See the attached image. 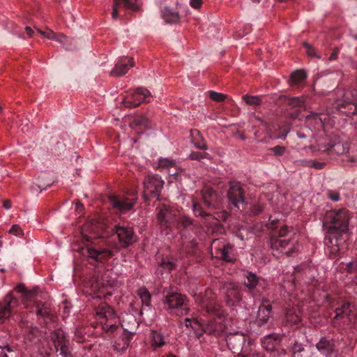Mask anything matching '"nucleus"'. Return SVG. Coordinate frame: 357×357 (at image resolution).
<instances>
[{
  "instance_id": "nucleus-1",
  "label": "nucleus",
  "mask_w": 357,
  "mask_h": 357,
  "mask_svg": "<svg viewBox=\"0 0 357 357\" xmlns=\"http://www.w3.org/2000/svg\"><path fill=\"white\" fill-rule=\"evenodd\" d=\"M350 213L346 208L331 210L326 215V221L331 224L326 233L325 245L326 252L331 255H336L340 251V247L344 240L343 234L349 230Z\"/></svg>"
},
{
  "instance_id": "nucleus-2",
  "label": "nucleus",
  "mask_w": 357,
  "mask_h": 357,
  "mask_svg": "<svg viewBox=\"0 0 357 357\" xmlns=\"http://www.w3.org/2000/svg\"><path fill=\"white\" fill-rule=\"evenodd\" d=\"M96 319L102 331L109 335L116 333L120 330L121 325L123 329V333L132 337L135 334L138 326V323L133 314H126L121 321L114 310L106 303H101L96 308Z\"/></svg>"
},
{
  "instance_id": "nucleus-3",
  "label": "nucleus",
  "mask_w": 357,
  "mask_h": 357,
  "mask_svg": "<svg viewBox=\"0 0 357 357\" xmlns=\"http://www.w3.org/2000/svg\"><path fill=\"white\" fill-rule=\"evenodd\" d=\"M181 313L185 315H190V317L181 320L180 324L186 328H191L197 337L202 336L204 332L218 335L226 330L225 324L223 325L221 323L210 321L208 323L204 324L192 314H190V309L185 306L182 308Z\"/></svg>"
},
{
  "instance_id": "nucleus-4",
  "label": "nucleus",
  "mask_w": 357,
  "mask_h": 357,
  "mask_svg": "<svg viewBox=\"0 0 357 357\" xmlns=\"http://www.w3.org/2000/svg\"><path fill=\"white\" fill-rule=\"evenodd\" d=\"M98 277L99 275H98L89 282V285L90 286L91 291H87V293L89 295L93 294V298H106L107 296H111L113 294V291L111 289L115 285L116 281L108 279L109 271L104 273L100 280Z\"/></svg>"
},
{
  "instance_id": "nucleus-5",
  "label": "nucleus",
  "mask_w": 357,
  "mask_h": 357,
  "mask_svg": "<svg viewBox=\"0 0 357 357\" xmlns=\"http://www.w3.org/2000/svg\"><path fill=\"white\" fill-rule=\"evenodd\" d=\"M151 92L143 87L137 88L133 93L122 100V103L127 107H135L142 102H149L151 99Z\"/></svg>"
},
{
  "instance_id": "nucleus-6",
  "label": "nucleus",
  "mask_w": 357,
  "mask_h": 357,
  "mask_svg": "<svg viewBox=\"0 0 357 357\" xmlns=\"http://www.w3.org/2000/svg\"><path fill=\"white\" fill-rule=\"evenodd\" d=\"M293 233V230L287 226H282L279 230L278 236H273L271 238V246L272 249L283 250L290 245V238Z\"/></svg>"
},
{
  "instance_id": "nucleus-7",
  "label": "nucleus",
  "mask_w": 357,
  "mask_h": 357,
  "mask_svg": "<svg viewBox=\"0 0 357 357\" xmlns=\"http://www.w3.org/2000/svg\"><path fill=\"white\" fill-rule=\"evenodd\" d=\"M199 303L207 313L214 315L220 320L225 317L224 313L219 308L218 305L212 296V291L211 290L208 289L206 291V295L200 298Z\"/></svg>"
},
{
  "instance_id": "nucleus-8",
  "label": "nucleus",
  "mask_w": 357,
  "mask_h": 357,
  "mask_svg": "<svg viewBox=\"0 0 357 357\" xmlns=\"http://www.w3.org/2000/svg\"><path fill=\"white\" fill-rule=\"evenodd\" d=\"M164 184L163 180L158 175H149L144 181V197L148 196L155 197L162 188Z\"/></svg>"
},
{
  "instance_id": "nucleus-9",
  "label": "nucleus",
  "mask_w": 357,
  "mask_h": 357,
  "mask_svg": "<svg viewBox=\"0 0 357 357\" xmlns=\"http://www.w3.org/2000/svg\"><path fill=\"white\" fill-rule=\"evenodd\" d=\"M51 340L56 352L63 357H69L68 340L63 330L59 328L51 333Z\"/></svg>"
},
{
  "instance_id": "nucleus-10",
  "label": "nucleus",
  "mask_w": 357,
  "mask_h": 357,
  "mask_svg": "<svg viewBox=\"0 0 357 357\" xmlns=\"http://www.w3.org/2000/svg\"><path fill=\"white\" fill-rule=\"evenodd\" d=\"M229 203L234 207L239 208L240 205L244 203V192L239 182L231 181L227 192Z\"/></svg>"
},
{
  "instance_id": "nucleus-11",
  "label": "nucleus",
  "mask_w": 357,
  "mask_h": 357,
  "mask_svg": "<svg viewBox=\"0 0 357 357\" xmlns=\"http://www.w3.org/2000/svg\"><path fill=\"white\" fill-rule=\"evenodd\" d=\"M212 249L217 252L216 257L226 261H231L233 257L231 255L232 247L225 240L214 239L211 243Z\"/></svg>"
},
{
  "instance_id": "nucleus-12",
  "label": "nucleus",
  "mask_w": 357,
  "mask_h": 357,
  "mask_svg": "<svg viewBox=\"0 0 357 357\" xmlns=\"http://www.w3.org/2000/svg\"><path fill=\"white\" fill-rule=\"evenodd\" d=\"M157 218L161 226L171 227L176 224L177 214L167 206H162L158 208Z\"/></svg>"
},
{
  "instance_id": "nucleus-13",
  "label": "nucleus",
  "mask_w": 357,
  "mask_h": 357,
  "mask_svg": "<svg viewBox=\"0 0 357 357\" xmlns=\"http://www.w3.org/2000/svg\"><path fill=\"white\" fill-rule=\"evenodd\" d=\"M18 301L9 293L0 303V321L3 322L8 319L13 309L17 305Z\"/></svg>"
},
{
  "instance_id": "nucleus-14",
  "label": "nucleus",
  "mask_w": 357,
  "mask_h": 357,
  "mask_svg": "<svg viewBox=\"0 0 357 357\" xmlns=\"http://www.w3.org/2000/svg\"><path fill=\"white\" fill-rule=\"evenodd\" d=\"M110 204L121 213L130 211L135 204V199L120 198L115 195L109 197Z\"/></svg>"
},
{
  "instance_id": "nucleus-15",
  "label": "nucleus",
  "mask_w": 357,
  "mask_h": 357,
  "mask_svg": "<svg viewBox=\"0 0 357 357\" xmlns=\"http://www.w3.org/2000/svg\"><path fill=\"white\" fill-rule=\"evenodd\" d=\"M88 257L94 259L96 261L103 263L112 257L113 253L108 249H96L93 247H88L86 253Z\"/></svg>"
},
{
  "instance_id": "nucleus-16",
  "label": "nucleus",
  "mask_w": 357,
  "mask_h": 357,
  "mask_svg": "<svg viewBox=\"0 0 357 357\" xmlns=\"http://www.w3.org/2000/svg\"><path fill=\"white\" fill-rule=\"evenodd\" d=\"M132 66H134V61L132 58L122 59L116 63L110 75L114 77L123 76Z\"/></svg>"
},
{
  "instance_id": "nucleus-17",
  "label": "nucleus",
  "mask_w": 357,
  "mask_h": 357,
  "mask_svg": "<svg viewBox=\"0 0 357 357\" xmlns=\"http://www.w3.org/2000/svg\"><path fill=\"white\" fill-rule=\"evenodd\" d=\"M160 15L165 24H177L180 22L181 17L178 11L169 6L161 8Z\"/></svg>"
},
{
  "instance_id": "nucleus-18",
  "label": "nucleus",
  "mask_w": 357,
  "mask_h": 357,
  "mask_svg": "<svg viewBox=\"0 0 357 357\" xmlns=\"http://www.w3.org/2000/svg\"><path fill=\"white\" fill-rule=\"evenodd\" d=\"M116 233L119 241L123 246H128L134 241V234L132 229L129 227H116Z\"/></svg>"
},
{
  "instance_id": "nucleus-19",
  "label": "nucleus",
  "mask_w": 357,
  "mask_h": 357,
  "mask_svg": "<svg viewBox=\"0 0 357 357\" xmlns=\"http://www.w3.org/2000/svg\"><path fill=\"white\" fill-rule=\"evenodd\" d=\"M335 319H343L344 323H351L355 319V315L352 312L350 304L344 303L340 307L335 310Z\"/></svg>"
},
{
  "instance_id": "nucleus-20",
  "label": "nucleus",
  "mask_w": 357,
  "mask_h": 357,
  "mask_svg": "<svg viewBox=\"0 0 357 357\" xmlns=\"http://www.w3.org/2000/svg\"><path fill=\"white\" fill-rule=\"evenodd\" d=\"M185 297L177 292H172L165 296V303L169 309L182 307L184 305Z\"/></svg>"
},
{
  "instance_id": "nucleus-21",
  "label": "nucleus",
  "mask_w": 357,
  "mask_h": 357,
  "mask_svg": "<svg viewBox=\"0 0 357 357\" xmlns=\"http://www.w3.org/2000/svg\"><path fill=\"white\" fill-rule=\"evenodd\" d=\"M301 311L297 307H292L286 310L285 318L291 324L298 326L301 323Z\"/></svg>"
},
{
  "instance_id": "nucleus-22",
  "label": "nucleus",
  "mask_w": 357,
  "mask_h": 357,
  "mask_svg": "<svg viewBox=\"0 0 357 357\" xmlns=\"http://www.w3.org/2000/svg\"><path fill=\"white\" fill-rule=\"evenodd\" d=\"M192 206L194 214L196 216H206V220L208 221L207 223L208 226H215L218 224V219L210 214L205 213L201 206L192 199Z\"/></svg>"
},
{
  "instance_id": "nucleus-23",
  "label": "nucleus",
  "mask_w": 357,
  "mask_h": 357,
  "mask_svg": "<svg viewBox=\"0 0 357 357\" xmlns=\"http://www.w3.org/2000/svg\"><path fill=\"white\" fill-rule=\"evenodd\" d=\"M316 347L321 354L326 357H331L333 351V343L330 340L324 338L321 339L319 342L317 343Z\"/></svg>"
},
{
  "instance_id": "nucleus-24",
  "label": "nucleus",
  "mask_w": 357,
  "mask_h": 357,
  "mask_svg": "<svg viewBox=\"0 0 357 357\" xmlns=\"http://www.w3.org/2000/svg\"><path fill=\"white\" fill-rule=\"evenodd\" d=\"M228 291L226 293V302L228 305H234L241 299V296L238 289L233 284H229Z\"/></svg>"
},
{
  "instance_id": "nucleus-25",
  "label": "nucleus",
  "mask_w": 357,
  "mask_h": 357,
  "mask_svg": "<svg viewBox=\"0 0 357 357\" xmlns=\"http://www.w3.org/2000/svg\"><path fill=\"white\" fill-rule=\"evenodd\" d=\"M150 338L151 347L154 349L160 348L167 342V337H165L160 332L158 331H152L150 335Z\"/></svg>"
},
{
  "instance_id": "nucleus-26",
  "label": "nucleus",
  "mask_w": 357,
  "mask_h": 357,
  "mask_svg": "<svg viewBox=\"0 0 357 357\" xmlns=\"http://www.w3.org/2000/svg\"><path fill=\"white\" fill-rule=\"evenodd\" d=\"M272 307L270 304L262 303L258 310L257 320L263 324L266 323L271 315Z\"/></svg>"
},
{
  "instance_id": "nucleus-27",
  "label": "nucleus",
  "mask_w": 357,
  "mask_h": 357,
  "mask_svg": "<svg viewBox=\"0 0 357 357\" xmlns=\"http://www.w3.org/2000/svg\"><path fill=\"white\" fill-rule=\"evenodd\" d=\"M217 194L211 188H206L203 192V200L206 205L215 207L216 205Z\"/></svg>"
},
{
  "instance_id": "nucleus-28",
  "label": "nucleus",
  "mask_w": 357,
  "mask_h": 357,
  "mask_svg": "<svg viewBox=\"0 0 357 357\" xmlns=\"http://www.w3.org/2000/svg\"><path fill=\"white\" fill-rule=\"evenodd\" d=\"M190 135L192 143L196 148L203 150H206L207 149L206 143L203 139L201 133L198 130H192Z\"/></svg>"
},
{
  "instance_id": "nucleus-29",
  "label": "nucleus",
  "mask_w": 357,
  "mask_h": 357,
  "mask_svg": "<svg viewBox=\"0 0 357 357\" xmlns=\"http://www.w3.org/2000/svg\"><path fill=\"white\" fill-rule=\"evenodd\" d=\"M131 339L132 337H130L129 335L123 333V337L115 342L114 349L119 352H123L128 347Z\"/></svg>"
},
{
  "instance_id": "nucleus-30",
  "label": "nucleus",
  "mask_w": 357,
  "mask_h": 357,
  "mask_svg": "<svg viewBox=\"0 0 357 357\" xmlns=\"http://www.w3.org/2000/svg\"><path fill=\"white\" fill-rule=\"evenodd\" d=\"M37 31L43 36L45 37L48 39L54 40L56 41L59 42L60 43H65V42L66 40V38L64 35H63V34L56 35L55 33H54L50 29L42 31V30L38 29Z\"/></svg>"
},
{
  "instance_id": "nucleus-31",
  "label": "nucleus",
  "mask_w": 357,
  "mask_h": 357,
  "mask_svg": "<svg viewBox=\"0 0 357 357\" xmlns=\"http://www.w3.org/2000/svg\"><path fill=\"white\" fill-rule=\"evenodd\" d=\"M278 344V340L273 335H270L264 337L261 345L264 349L267 351H274Z\"/></svg>"
},
{
  "instance_id": "nucleus-32",
  "label": "nucleus",
  "mask_w": 357,
  "mask_h": 357,
  "mask_svg": "<svg viewBox=\"0 0 357 357\" xmlns=\"http://www.w3.org/2000/svg\"><path fill=\"white\" fill-rule=\"evenodd\" d=\"M306 77L307 75L304 70H298L291 74L289 83L290 85L298 84L303 82Z\"/></svg>"
},
{
  "instance_id": "nucleus-33",
  "label": "nucleus",
  "mask_w": 357,
  "mask_h": 357,
  "mask_svg": "<svg viewBox=\"0 0 357 357\" xmlns=\"http://www.w3.org/2000/svg\"><path fill=\"white\" fill-rule=\"evenodd\" d=\"M15 291L20 293L25 299H29L35 296L37 291V288L33 289H28L24 284H19L15 287Z\"/></svg>"
},
{
  "instance_id": "nucleus-34",
  "label": "nucleus",
  "mask_w": 357,
  "mask_h": 357,
  "mask_svg": "<svg viewBox=\"0 0 357 357\" xmlns=\"http://www.w3.org/2000/svg\"><path fill=\"white\" fill-rule=\"evenodd\" d=\"M42 336L41 332L36 327L31 328L27 332L26 340L31 344H36Z\"/></svg>"
},
{
  "instance_id": "nucleus-35",
  "label": "nucleus",
  "mask_w": 357,
  "mask_h": 357,
  "mask_svg": "<svg viewBox=\"0 0 357 357\" xmlns=\"http://www.w3.org/2000/svg\"><path fill=\"white\" fill-rule=\"evenodd\" d=\"M245 276L246 277V280H245V286L250 289L252 290L256 287L257 285L259 280L256 275L252 273H247Z\"/></svg>"
},
{
  "instance_id": "nucleus-36",
  "label": "nucleus",
  "mask_w": 357,
  "mask_h": 357,
  "mask_svg": "<svg viewBox=\"0 0 357 357\" xmlns=\"http://www.w3.org/2000/svg\"><path fill=\"white\" fill-rule=\"evenodd\" d=\"M138 295L141 298L142 305L149 307L151 298L149 291L145 287H142L138 290Z\"/></svg>"
},
{
  "instance_id": "nucleus-37",
  "label": "nucleus",
  "mask_w": 357,
  "mask_h": 357,
  "mask_svg": "<svg viewBox=\"0 0 357 357\" xmlns=\"http://www.w3.org/2000/svg\"><path fill=\"white\" fill-rule=\"evenodd\" d=\"M119 3H123L128 10L137 11L139 9V0H119Z\"/></svg>"
},
{
  "instance_id": "nucleus-38",
  "label": "nucleus",
  "mask_w": 357,
  "mask_h": 357,
  "mask_svg": "<svg viewBox=\"0 0 357 357\" xmlns=\"http://www.w3.org/2000/svg\"><path fill=\"white\" fill-rule=\"evenodd\" d=\"M15 351L7 343L0 344V357H13Z\"/></svg>"
},
{
  "instance_id": "nucleus-39",
  "label": "nucleus",
  "mask_w": 357,
  "mask_h": 357,
  "mask_svg": "<svg viewBox=\"0 0 357 357\" xmlns=\"http://www.w3.org/2000/svg\"><path fill=\"white\" fill-rule=\"evenodd\" d=\"M192 224V220L189 217H187L185 215H181L179 217H177V220L176 222V225L178 227H182L183 228H185L190 225Z\"/></svg>"
},
{
  "instance_id": "nucleus-40",
  "label": "nucleus",
  "mask_w": 357,
  "mask_h": 357,
  "mask_svg": "<svg viewBox=\"0 0 357 357\" xmlns=\"http://www.w3.org/2000/svg\"><path fill=\"white\" fill-rule=\"evenodd\" d=\"M347 147H344V145L340 143H335L334 144H330L327 149H333L335 153L338 154H342L347 151Z\"/></svg>"
},
{
  "instance_id": "nucleus-41",
  "label": "nucleus",
  "mask_w": 357,
  "mask_h": 357,
  "mask_svg": "<svg viewBox=\"0 0 357 357\" xmlns=\"http://www.w3.org/2000/svg\"><path fill=\"white\" fill-rule=\"evenodd\" d=\"M243 98L247 104L250 105H257L261 101L260 98L256 96L245 95Z\"/></svg>"
},
{
  "instance_id": "nucleus-42",
  "label": "nucleus",
  "mask_w": 357,
  "mask_h": 357,
  "mask_svg": "<svg viewBox=\"0 0 357 357\" xmlns=\"http://www.w3.org/2000/svg\"><path fill=\"white\" fill-rule=\"evenodd\" d=\"M158 165L162 168L173 167L175 165V161L169 158H160Z\"/></svg>"
},
{
  "instance_id": "nucleus-43",
  "label": "nucleus",
  "mask_w": 357,
  "mask_h": 357,
  "mask_svg": "<svg viewBox=\"0 0 357 357\" xmlns=\"http://www.w3.org/2000/svg\"><path fill=\"white\" fill-rule=\"evenodd\" d=\"M209 97L213 100L217 102H222L225 99L226 96L223 93L211 91H209Z\"/></svg>"
},
{
  "instance_id": "nucleus-44",
  "label": "nucleus",
  "mask_w": 357,
  "mask_h": 357,
  "mask_svg": "<svg viewBox=\"0 0 357 357\" xmlns=\"http://www.w3.org/2000/svg\"><path fill=\"white\" fill-rule=\"evenodd\" d=\"M303 46L305 47L306 53L309 56H311V57L314 56L317 59L321 58L320 56L316 53L314 48L313 47H312L310 45H309L307 43H304Z\"/></svg>"
},
{
  "instance_id": "nucleus-45",
  "label": "nucleus",
  "mask_w": 357,
  "mask_h": 357,
  "mask_svg": "<svg viewBox=\"0 0 357 357\" xmlns=\"http://www.w3.org/2000/svg\"><path fill=\"white\" fill-rule=\"evenodd\" d=\"M269 151H271L274 155L280 156L284 155L286 148L282 146H275L274 147L270 148Z\"/></svg>"
},
{
  "instance_id": "nucleus-46",
  "label": "nucleus",
  "mask_w": 357,
  "mask_h": 357,
  "mask_svg": "<svg viewBox=\"0 0 357 357\" xmlns=\"http://www.w3.org/2000/svg\"><path fill=\"white\" fill-rule=\"evenodd\" d=\"M289 103L294 107H301L304 105L305 98L303 97H294L290 100Z\"/></svg>"
},
{
  "instance_id": "nucleus-47",
  "label": "nucleus",
  "mask_w": 357,
  "mask_h": 357,
  "mask_svg": "<svg viewBox=\"0 0 357 357\" xmlns=\"http://www.w3.org/2000/svg\"><path fill=\"white\" fill-rule=\"evenodd\" d=\"M209 155L206 152H193L189 155V158L191 160H201L203 158H208Z\"/></svg>"
},
{
  "instance_id": "nucleus-48",
  "label": "nucleus",
  "mask_w": 357,
  "mask_h": 357,
  "mask_svg": "<svg viewBox=\"0 0 357 357\" xmlns=\"http://www.w3.org/2000/svg\"><path fill=\"white\" fill-rule=\"evenodd\" d=\"M9 233L16 236H22L23 235L22 229L17 225H13L9 230Z\"/></svg>"
},
{
  "instance_id": "nucleus-49",
  "label": "nucleus",
  "mask_w": 357,
  "mask_h": 357,
  "mask_svg": "<svg viewBox=\"0 0 357 357\" xmlns=\"http://www.w3.org/2000/svg\"><path fill=\"white\" fill-rule=\"evenodd\" d=\"M174 263L173 261H162L160 264V266L158 269V271H160V268H164V269H167V270H170V269H172L174 267Z\"/></svg>"
},
{
  "instance_id": "nucleus-50",
  "label": "nucleus",
  "mask_w": 357,
  "mask_h": 357,
  "mask_svg": "<svg viewBox=\"0 0 357 357\" xmlns=\"http://www.w3.org/2000/svg\"><path fill=\"white\" fill-rule=\"evenodd\" d=\"M119 0H114V3L113 6V10L112 13V16L113 19H116L119 16Z\"/></svg>"
},
{
  "instance_id": "nucleus-51",
  "label": "nucleus",
  "mask_w": 357,
  "mask_h": 357,
  "mask_svg": "<svg viewBox=\"0 0 357 357\" xmlns=\"http://www.w3.org/2000/svg\"><path fill=\"white\" fill-rule=\"evenodd\" d=\"M310 118H312L314 120L317 126H322V119L317 114H312V115L307 116V119H310Z\"/></svg>"
},
{
  "instance_id": "nucleus-52",
  "label": "nucleus",
  "mask_w": 357,
  "mask_h": 357,
  "mask_svg": "<svg viewBox=\"0 0 357 357\" xmlns=\"http://www.w3.org/2000/svg\"><path fill=\"white\" fill-rule=\"evenodd\" d=\"M328 195V197L333 202H337L340 200V194L337 192L330 190Z\"/></svg>"
},
{
  "instance_id": "nucleus-53",
  "label": "nucleus",
  "mask_w": 357,
  "mask_h": 357,
  "mask_svg": "<svg viewBox=\"0 0 357 357\" xmlns=\"http://www.w3.org/2000/svg\"><path fill=\"white\" fill-rule=\"evenodd\" d=\"M303 347L302 344L295 342L294 344L292 347V352L294 354H296V353H300L303 351Z\"/></svg>"
},
{
  "instance_id": "nucleus-54",
  "label": "nucleus",
  "mask_w": 357,
  "mask_h": 357,
  "mask_svg": "<svg viewBox=\"0 0 357 357\" xmlns=\"http://www.w3.org/2000/svg\"><path fill=\"white\" fill-rule=\"evenodd\" d=\"M36 314L42 317L46 318L50 317V313L46 309L39 308L36 311Z\"/></svg>"
},
{
  "instance_id": "nucleus-55",
  "label": "nucleus",
  "mask_w": 357,
  "mask_h": 357,
  "mask_svg": "<svg viewBox=\"0 0 357 357\" xmlns=\"http://www.w3.org/2000/svg\"><path fill=\"white\" fill-rule=\"evenodd\" d=\"M278 219L277 218H273V216H271L269 218V220H268V223L267 225L269 229H273L275 227V225L277 224L278 222Z\"/></svg>"
},
{
  "instance_id": "nucleus-56",
  "label": "nucleus",
  "mask_w": 357,
  "mask_h": 357,
  "mask_svg": "<svg viewBox=\"0 0 357 357\" xmlns=\"http://www.w3.org/2000/svg\"><path fill=\"white\" fill-rule=\"evenodd\" d=\"M202 3V0H190V6L192 8H196V9L200 8Z\"/></svg>"
},
{
  "instance_id": "nucleus-57",
  "label": "nucleus",
  "mask_w": 357,
  "mask_h": 357,
  "mask_svg": "<svg viewBox=\"0 0 357 357\" xmlns=\"http://www.w3.org/2000/svg\"><path fill=\"white\" fill-rule=\"evenodd\" d=\"M146 122V118L144 116H139L134 120V124L136 126H140L144 124Z\"/></svg>"
},
{
  "instance_id": "nucleus-58",
  "label": "nucleus",
  "mask_w": 357,
  "mask_h": 357,
  "mask_svg": "<svg viewBox=\"0 0 357 357\" xmlns=\"http://www.w3.org/2000/svg\"><path fill=\"white\" fill-rule=\"evenodd\" d=\"M339 53V50L337 48H335L333 52L331 53V54L329 56L330 61H334L337 59V55Z\"/></svg>"
},
{
  "instance_id": "nucleus-59",
  "label": "nucleus",
  "mask_w": 357,
  "mask_h": 357,
  "mask_svg": "<svg viewBox=\"0 0 357 357\" xmlns=\"http://www.w3.org/2000/svg\"><path fill=\"white\" fill-rule=\"evenodd\" d=\"M312 167H314L317 169H321L325 166L324 162H314L312 165Z\"/></svg>"
},
{
  "instance_id": "nucleus-60",
  "label": "nucleus",
  "mask_w": 357,
  "mask_h": 357,
  "mask_svg": "<svg viewBox=\"0 0 357 357\" xmlns=\"http://www.w3.org/2000/svg\"><path fill=\"white\" fill-rule=\"evenodd\" d=\"M43 189L40 188L39 185H33L31 187V191L34 193L38 190L39 193L42 192Z\"/></svg>"
},
{
  "instance_id": "nucleus-61",
  "label": "nucleus",
  "mask_w": 357,
  "mask_h": 357,
  "mask_svg": "<svg viewBox=\"0 0 357 357\" xmlns=\"http://www.w3.org/2000/svg\"><path fill=\"white\" fill-rule=\"evenodd\" d=\"M3 206L4 208L8 210L11 208V202L10 200H4L3 202Z\"/></svg>"
},
{
  "instance_id": "nucleus-62",
  "label": "nucleus",
  "mask_w": 357,
  "mask_h": 357,
  "mask_svg": "<svg viewBox=\"0 0 357 357\" xmlns=\"http://www.w3.org/2000/svg\"><path fill=\"white\" fill-rule=\"evenodd\" d=\"M296 249V246L292 244V247H291V248H289L288 251L286 252L287 255L289 257L291 256L292 254L295 252Z\"/></svg>"
},
{
  "instance_id": "nucleus-63",
  "label": "nucleus",
  "mask_w": 357,
  "mask_h": 357,
  "mask_svg": "<svg viewBox=\"0 0 357 357\" xmlns=\"http://www.w3.org/2000/svg\"><path fill=\"white\" fill-rule=\"evenodd\" d=\"M25 31H26V33L29 36H31L33 33V31L31 28H30L29 26H26L25 28Z\"/></svg>"
},
{
  "instance_id": "nucleus-64",
  "label": "nucleus",
  "mask_w": 357,
  "mask_h": 357,
  "mask_svg": "<svg viewBox=\"0 0 357 357\" xmlns=\"http://www.w3.org/2000/svg\"><path fill=\"white\" fill-rule=\"evenodd\" d=\"M75 204L76 205V208L77 210L83 207V205L81 204L79 201H76Z\"/></svg>"
}]
</instances>
